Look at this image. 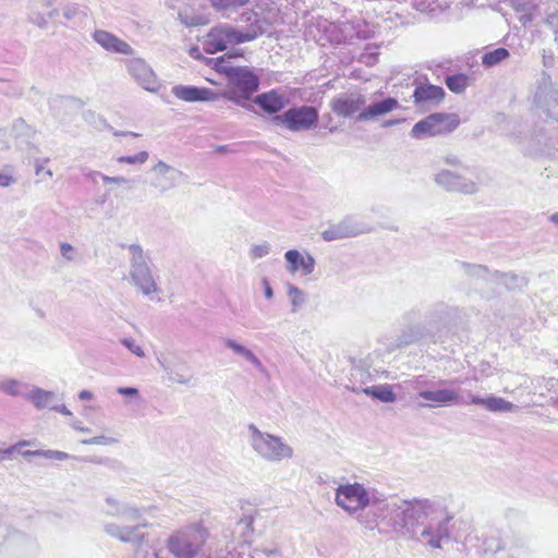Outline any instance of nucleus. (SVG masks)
Listing matches in <instances>:
<instances>
[{"label": "nucleus", "mask_w": 558, "mask_h": 558, "mask_svg": "<svg viewBox=\"0 0 558 558\" xmlns=\"http://www.w3.org/2000/svg\"><path fill=\"white\" fill-rule=\"evenodd\" d=\"M534 102L544 109L547 117L558 120V92L549 85L539 86L534 94Z\"/></svg>", "instance_id": "obj_12"}, {"label": "nucleus", "mask_w": 558, "mask_h": 558, "mask_svg": "<svg viewBox=\"0 0 558 558\" xmlns=\"http://www.w3.org/2000/svg\"><path fill=\"white\" fill-rule=\"evenodd\" d=\"M432 545H433L434 547H439V546H440L439 542H432Z\"/></svg>", "instance_id": "obj_49"}, {"label": "nucleus", "mask_w": 558, "mask_h": 558, "mask_svg": "<svg viewBox=\"0 0 558 558\" xmlns=\"http://www.w3.org/2000/svg\"><path fill=\"white\" fill-rule=\"evenodd\" d=\"M356 234V231L353 230L345 222H341L335 226H331L327 230L323 231L322 236L325 241H333L343 238H350Z\"/></svg>", "instance_id": "obj_22"}, {"label": "nucleus", "mask_w": 558, "mask_h": 558, "mask_svg": "<svg viewBox=\"0 0 558 558\" xmlns=\"http://www.w3.org/2000/svg\"><path fill=\"white\" fill-rule=\"evenodd\" d=\"M289 294L292 299L294 310L304 301V295L301 290L295 287L290 288Z\"/></svg>", "instance_id": "obj_32"}, {"label": "nucleus", "mask_w": 558, "mask_h": 558, "mask_svg": "<svg viewBox=\"0 0 558 558\" xmlns=\"http://www.w3.org/2000/svg\"><path fill=\"white\" fill-rule=\"evenodd\" d=\"M227 344H228V347H229V348L233 349V350H234L235 352H238V353L243 354V355H244L245 357H247L248 360H255L254 354H253L250 350H247V349H245L244 347H242V345H240V344L235 343L234 341L229 340V341L227 342Z\"/></svg>", "instance_id": "obj_33"}, {"label": "nucleus", "mask_w": 558, "mask_h": 558, "mask_svg": "<svg viewBox=\"0 0 558 558\" xmlns=\"http://www.w3.org/2000/svg\"><path fill=\"white\" fill-rule=\"evenodd\" d=\"M550 221L554 222V223H558V213H555L553 214L550 217H549Z\"/></svg>", "instance_id": "obj_46"}, {"label": "nucleus", "mask_w": 558, "mask_h": 558, "mask_svg": "<svg viewBox=\"0 0 558 558\" xmlns=\"http://www.w3.org/2000/svg\"><path fill=\"white\" fill-rule=\"evenodd\" d=\"M71 251H72V246L70 244H68V243L61 244V253L64 257L70 259L71 257L69 254L71 253Z\"/></svg>", "instance_id": "obj_38"}, {"label": "nucleus", "mask_w": 558, "mask_h": 558, "mask_svg": "<svg viewBox=\"0 0 558 558\" xmlns=\"http://www.w3.org/2000/svg\"><path fill=\"white\" fill-rule=\"evenodd\" d=\"M251 0H210L214 8L218 10H231L244 7L250 3Z\"/></svg>", "instance_id": "obj_27"}, {"label": "nucleus", "mask_w": 558, "mask_h": 558, "mask_svg": "<svg viewBox=\"0 0 558 558\" xmlns=\"http://www.w3.org/2000/svg\"><path fill=\"white\" fill-rule=\"evenodd\" d=\"M172 92L177 98L189 102L214 101L218 97L217 94L208 88H198L193 86H174Z\"/></svg>", "instance_id": "obj_14"}, {"label": "nucleus", "mask_w": 558, "mask_h": 558, "mask_svg": "<svg viewBox=\"0 0 558 558\" xmlns=\"http://www.w3.org/2000/svg\"><path fill=\"white\" fill-rule=\"evenodd\" d=\"M445 96V92L440 86L432 84H421L414 89V100L416 104L439 102Z\"/></svg>", "instance_id": "obj_18"}, {"label": "nucleus", "mask_w": 558, "mask_h": 558, "mask_svg": "<svg viewBox=\"0 0 558 558\" xmlns=\"http://www.w3.org/2000/svg\"><path fill=\"white\" fill-rule=\"evenodd\" d=\"M546 24L553 29L555 41L558 44V11L547 15Z\"/></svg>", "instance_id": "obj_31"}, {"label": "nucleus", "mask_w": 558, "mask_h": 558, "mask_svg": "<svg viewBox=\"0 0 558 558\" xmlns=\"http://www.w3.org/2000/svg\"><path fill=\"white\" fill-rule=\"evenodd\" d=\"M133 352H134L136 355H138V356H143V355H144V353H143L142 349H141V348H138V347H137L136 349H134V350H133Z\"/></svg>", "instance_id": "obj_47"}, {"label": "nucleus", "mask_w": 558, "mask_h": 558, "mask_svg": "<svg viewBox=\"0 0 558 558\" xmlns=\"http://www.w3.org/2000/svg\"><path fill=\"white\" fill-rule=\"evenodd\" d=\"M510 57V52L506 48H496L492 51H486L482 56V64L485 68H493L500 64L502 61Z\"/></svg>", "instance_id": "obj_23"}, {"label": "nucleus", "mask_w": 558, "mask_h": 558, "mask_svg": "<svg viewBox=\"0 0 558 558\" xmlns=\"http://www.w3.org/2000/svg\"><path fill=\"white\" fill-rule=\"evenodd\" d=\"M119 392L122 393V395H136L137 393V389L135 388H120L119 389Z\"/></svg>", "instance_id": "obj_42"}, {"label": "nucleus", "mask_w": 558, "mask_h": 558, "mask_svg": "<svg viewBox=\"0 0 558 558\" xmlns=\"http://www.w3.org/2000/svg\"><path fill=\"white\" fill-rule=\"evenodd\" d=\"M471 402L476 405H482L490 412H512L518 409V405L493 395H488L484 398L472 397Z\"/></svg>", "instance_id": "obj_16"}, {"label": "nucleus", "mask_w": 558, "mask_h": 558, "mask_svg": "<svg viewBox=\"0 0 558 558\" xmlns=\"http://www.w3.org/2000/svg\"><path fill=\"white\" fill-rule=\"evenodd\" d=\"M399 106L397 99L395 98H386L385 100L380 102L373 104L368 106L367 108L363 109L357 114V120L360 121H367L371 119H374L378 116L386 114L388 112H391L392 110L397 109Z\"/></svg>", "instance_id": "obj_17"}, {"label": "nucleus", "mask_w": 558, "mask_h": 558, "mask_svg": "<svg viewBox=\"0 0 558 558\" xmlns=\"http://www.w3.org/2000/svg\"><path fill=\"white\" fill-rule=\"evenodd\" d=\"M209 531L202 522H195L175 530L167 539L166 546L175 558H195L205 547Z\"/></svg>", "instance_id": "obj_2"}, {"label": "nucleus", "mask_w": 558, "mask_h": 558, "mask_svg": "<svg viewBox=\"0 0 558 558\" xmlns=\"http://www.w3.org/2000/svg\"><path fill=\"white\" fill-rule=\"evenodd\" d=\"M265 294H266L267 298H271L272 296V290L269 287V284L266 286Z\"/></svg>", "instance_id": "obj_45"}, {"label": "nucleus", "mask_w": 558, "mask_h": 558, "mask_svg": "<svg viewBox=\"0 0 558 558\" xmlns=\"http://www.w3.org/2000/svg\"><path fill=\"white\" fill-rule=\"evenodd\" d=\"M254 102L267 114L280 112L288 104V98L278 89H271L257 95Z\"/></svg>", "instance_id": "obj_13"}, {"label": "nucleus", "mask_w": 558, "mask_h": 558, "mask_svg": "<svg viewBox=\"0 0 558 558\" xmlns=\"http://www.w3.org/2000/svg\"><path fill=\"white\" fill-rule=\"evenodd\" d=\"M148 158V154L146 151H141L134 156H123L119 157L118 161L121 163H144Z\"/></svg>", "instance_id": "obj_30"}, {"label": "nucleus", "mask_w": 558, "mask_h": 558, "mask_svg": "<svg viewBox=\"0 0 558 558\" xmlns=\"http://www.w3.org/2000/svg\"><path fill=\"white\" fill-rule=\"evenodd\" d=\"M446 85H447V87H448L450 90H453V85H454L453 76H447V77H446Z\"/></svg>", "instance_id": "obj_44"}, {"label": "nucleus", "mask_w": 558, "mask_h": 558, "mask_svg": "<svg viewBox=\"0 0 558 558\" xmlns=\"http://www.w3.org/2000/svg\"><path fill=\"white\" fill-rule=\"evenodd\" d=\"M28 445L27 441H22V442H19L16 446H12V447H9L8 449H4V450H0V457L4 458L7 456H11L15 450H16V447L20 446H26Z\"/></svg>", "instance_id": "obj_36"}, {"label": "nucleus", "mask_w": 558, "mask_h": 558, "mask_svg": "<svg viewBox=\"0 0 558 558\" xmlns=\"http://www.w3.org/2000/svg\"><path fill=\"white\" fill-rule=\"evenodd\" d=\"M29 399L36 408L43 409L49 404L51 395L43 390H36L29 396Z\"/></svg>", "instance_id": "obj_28"}, {"label": "nucleus", "mask_w": 558, "mask_h": 558, "mask_svg": "<svg viewBox=\"0 0 558 558\" xmlns=\"http://www.w3.org/2000/svg\"><path fill=\"white\" fill-rule=\"evenodd\" d=\"M365 105V98L361 94H350L335 97L330 102L331 110L342 118H350L360 113Z\"/></svg>", "instance_id": "obj_11"}, {"label": "nucleus", "mask_w": 558, "mask_h": 558, "mask_svg": "<svg viewBox=\"0 0 558 558\" xmlns=\"http://www.w3.org/2000/svg\"><path fill=\"white\" fill-rule=\"evenodd\" d=\"M94 39L108 51L122 54H131L133 52L131 46L128 43L123 41L109 32L96 31L94 33Z\"/></svg>", "instance_id": "obj_15"}, {"label": "nucleus", "mask_w": 558, "mask_h": 558, "mask_svg": "<svg viewBox=\"0 0 558 558\" xmlns=\"http://www.w3.org/2000/svg\"><path fill=\"white\" fill-rule=\"evenodd\" d=\"M462 266L468 268L470 275L486 278L493 282L504 284L507 289L520 288L524 283V279L514 274L500 272L497 270L489 272L488 268L482 265L470 266L463 263Z\"/></svg>", "instance_id": "obj_9"}, {"label": "nucleus", "mask_w": 558, "mask_h": 558, "mask_svg": "<svg viewBox=\"0 0 558 558\" xmlns=\"http://www.w3.org/2000/svg\"><path fill=\"white\" fill-rule=\"evenodd\" d=\"M480 538L472 529L469 518H460L456 526V544H461V551L466 554L473 550L476 554L483 553L493 558H517L520 550L525 548L524 539L517 536L502 537L499 531H490L478 545ZM460 550V548H458Z\"/></svg>", "instance_id": "obj_1"}, {"label": "nucleus", "mask_w": 558, "mask_h": 558, "mask_svg": "<svg viewBox=\"0 0 558 558\" xmlns=\"http://www.w3.org/2000/svg\"><path fill=\"white\" fill-rule=\"evenodd\" d=\"M27 454L44 456L47 458H56L59 460H63L68 457L66 453L61 452V451H34V452H27Z\"/></svg>", "instance_id": "obj_34"}, {"label": "nucleus", "mask_w": 558, "mask_h": 558, "mask_svg": "<svg viewBox=\"0 0 558 558\" xmlns=\"http://www.w3.org/2000/svg\"><path fill=\"white\" fill-rule=\"evenodd\" d=\"M129 73L132 77L145 89L155 92L158 89V80L149 68V65L142 59H133L128 63Z\"/></svg>", "instance_id": "obj_10"}, {"label": "nucleus", "mask_w": 558, "mask_h": 558, "mask_svg": "<svg viewBox=\"0 0 558 558\" xmlns=\"http://www.w3.org/2000/svg\"><path fill=\"white\" fill-rule=\"evenodd\" d=\"M420 397L427 401L428 405L436 407L451 401L452 392L448 390L422 391Z\"/></svg>", "instance_id": "obj_25"}, {"label": "nucleus", "mask_w": 558, "mask_h": 558, "mask_svg": "<svg viewBox=\"0 0 558 558\" xmlns=\"http://www.w3.org/2000/svg\"><path fill=\"white\" fill-rule=\"evenodd\" d=\"M458 124H459V121L456 119L454 125L458 126Z\"/></svg>", "instance_id": "obj_50"}, {"label": "nucleus", "mask_w": 558, "mask_h": 558, "mask_svg": "<svg viewBox=\"0 0 558 558\" xmlns=\"http://www.w3.org/2000/svg\"><path fill=\"white\" fill-rule=\"evenodd\" d=\"M266 252V248L262 246H257L253 250L254 257H262Z\"/></svg>", "instance_id": "obj_41"}, {"label": "nucleus", "mask_w": 558, "mask_h": 558, "mask_svg": "<svg viewBox=\"0 0 558 558\" xmlns=\"http://www.w3.org/2000/svg\"><path fill=\"white\" fill-rule=\"evenodd\" d=\"M102 181L105 183H121L124 182L125 180L123 178L104 177Z\"/></svg>", "instance_id": "obj_39"}, {"label": "nucleus", "mask_w": 558, "mask_h": 558, "mask_svg": "<svg viewBox=\"0 0 558 558\" xmlns=\"http://www.w3.org/2000/svg\"><path fill=\"white\" fill-rule=\"evenodd\" d=\"M286 259L290 264V271L302 270L304 274H311L314 269V259L312 256H303L296 250H290L286 253Z\"/></svg>", "instance_id": "obj_20"}, {"label": "nucleus", "mask_w": 558, "mask_h": 558, "mask_svg": "<svg viewBox=\"0 0 558 558\" xmlns=\"http://www.w3.org/2000/svg\"><path fill=\"white\" fill-rule=\"evenodd\" d=\"M336 501L345 511L356 512L368 505L369 498L363 485L354 483L340 485L336 492Z\"/></svg>", "instance_id": "obj_7"}, {"label": "nucleus", "mask_w": 558, "mask_h": 558, "mask_svg": "<svg viewBox=\"0 0 558 558\" xmlns=\"http://www.w3.org/2000/svg\"><path fill=\"white\" fill-rule=\"evenodd\" d=\"M290 131L308 130L318 122V111L311 106H301L288 109L282 116L276 117Z\"/></svg>", "instance_id": "obj_6"}, {"label": "nucleus", "mask_w": 558, "mask_h": 558, "mask_svg": "<svg viewBox=\"0 0 558 558\" xmlns=\"http://www.w3.org/2000/svg\"><path fill=\"white\" fill-rule=\"evenodd\" d=\"M85 442L86 444H100V440H99V438H94V439H92L89 441H85Z\"/></svg>", "instance_id": "obj_48"}, {"label": "nucleus", "mask_w": 558, "mask_h": 558, "mask_svg": "<svg viewBox=\"0 0 558 558\" xmlns=\"http://www.w3.org/2000/svg\"><path fill=\"white\" fill-rule=\"evenodd\" d=\"M477 175L466 168L456 167V192L473 194L477 191Z\"/></svg>", "instance_id": "obj_19"}, {"label": "nucleus", "mask_w": 558, "mask_h": 558, "mask_svg": "<svg viewBox=\"0 0 558 558\" xmlns=\"http://www.w3.org/2000/svg\"><path fill=\"white\" fill-rule=\"evenodd\" d=\"M20 387H21V384L15 379H5L0 383V390H2L3 392H5L8 395H11V396L19 395Z\"/></svg>", "instance_id": "obj_29"}, {"label": "nucleus", "mask_w": 558, "mask_h": 558, "mask_svg": "<svg viewBox=\"0 0 558 558\" xmlns=\"http://www.w3.org/2000/svg\"><path fill=\"white\" fill-rule=\"evenodd\" d=\"M133 278L135 280L136 286L140 287L143 293L150 294L157 291V286L149 270L146 267H140L138 269H136L133 272Z\"/></svg>", "instance_id": "obj_21"}, {"label": "nucleus", "mask_w": 558, "mask_h": 558, "mask_svg": "<svg viewBox=\"0 0 558 558\" xmlns=\"http://www.w3.org/2000/svg\"><path fill=\"white\" fill-rule=\"evenodd\" d=\"M259 34L260 32L257 28L241 32L231 25L222 24L213 27L204 37L203 48L207 53H216L226 50L230 46L254 40Z\"/></svg>", "instance_id": "obj_3"}, {"label": "nucleus", "mask_w": 558, "mask_h": 558, "mask_svg": "<svg viewBox=\"0 0 558 558\" xmlns=\"http://www.w3.org/2000/svg\"><path fill=\"white\" fill-rule=\"evenodd\" d=\"M452 120L449 114L433 113L414 124L411 135L415 138L436 136L451 131Z\"/></svg>", "instance_id": "obj_8"}, {"label": "nucleus", "mask_w": 558, "mask_h": 558, "mask_svg": "<svg viewBox=\"0 0 558 558\" xmlns=\"http://www.w3.org/2000/svg\"><path fill=\"white\" fill-rule=\"evenodd\" d=\"M259 80L248 68H238V70L228 78L230 88L228 98L240 102L248 99L258 88Z\"/></svg>", "instance_id": "obj_5"}, {"label": "nucleus", "mask_w": 558, "mask_h": 558, "mask_svg": "<svg viewBox=\"0 0 558 558\" xmlns=\"http://www.w3.org/2000/svg\"><path fill=\"white\" fill-rule=\"evenodd\" d=\"M250 428L253 433V447L263 458L278 461L292 456V449L284 445L280 438L263 434L253 425Z\"/></svg>", "instance_id": "obj_4"}, {"label": "nucleus", "mask_w": 558, "mask_h": 558, "mask_svg": "<svg viewBox=\"0 0 558 558\" xmlns=\"http://www.w3.org/2000/svg\"><path fill=\"white\" fill-rule=\"evenodd\" d=\"M13 182L12 175L0 172V186H9Z\"/></svg>", "instance_id": "obj_37"}, {"label": "nucleus", "mask_w": 558, "mask_h": 558, "mask_svg": "<svg viewBox=\"0 0 558 558\" xmlns=\"http://www.w3.org/2000/svg\"><path fill=\"white\" fill-rule=\"evenodd\" d=\"M214 70L220 74H223L229 78L236 70L226 57H220L214 60Z\"/></svg>", "instance_id": "obj_26"}, {"label": "nucleus", "mask_w": 558, "mask_h": 558, "mask_svg": "<svg viewBox=\"0 0 558 558\" xmlns=\"http://www.w3.org/2000/svg\"><path fill=\"white\" fill-rule=\"evenodd\" d=\"M469 85V77L464 74H456V94L464 92Z\"/></svg>", "instance_id": "obj_35"}, {"label": "nucleus", "mask_w": 558, "mask_h": 558, "mask_svg": "<svg viewBox=\"0 0 558 558\" xmlns=\"http://www.w3.org/2000/svg\"><path fill=\"white\" fill-rule=\"evenodd\" d=\"M449 178H450L449 172H442L437 175L436 180L438 183L441 184V183H445Z\"/></svg>", "instance_id": "obj_40"}, {"label": "nucleus", "mask_w": 558, "mask_h": 558, "mask_svg": "<svg viewBox=\"0 0 558 558\" xmlns=\"http://www.w3.org/2000/svg\"><path fill=\"white\" fill-rule=\"evenodd\" d=\"M363 392L383 402H393L396 395L389 385L373 386L363 389Z\"/></svg>", "instance_id": "obj_24"}, {"label": "nucleus", "mask_w": 558, "mask_h": 558, "mask_svg": "<svg viewBox=\"0 0 558 558\" xmlns=\"http://www.w3.org/2000/svg\"><path fill=\"white\" fill-rule=\"evenodd\" d=\"M93 398V393L88 390H83L80 392V399L82 400H90Z\"/></svg>", "instance_id": "obj_43"}]
</instances>
